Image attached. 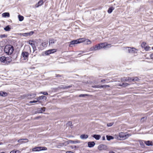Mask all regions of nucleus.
<instances>
[{
    "instance_id": "obj_3",
    "label": "nucleus",
    "mask_w": 153,
    "mask_h": 153,
    "mask_svg": "<svg viewBox=\"0 0 153 153\" xmlns=\"http://www.w3.org/2000/svg\"><path fill=\"white\" fill-rule=\"evenodd\" d=\"M11 60V58L10 57H6L4 56H1L0 57V61L4 65L8 64Z\"/></svg>"
},
{
    "instance_id": "obj_28",
    "label": "nucleus",
    "mask_w": 153,
    "mask_h": 153,
    "mask_svg": "<svg viewBox=\"0 0 153 153\" xmlns=\"http://www.w3.org/2000/svg\"><path fill=\"white\" fill-rule=\"evenodd\" d=\"M11 28L9 25H8L4 28V29L6 31H9L10 30Z\"/></svg>"
},
{
    "instance_id": "obj_49",
    "label": "nucleus",
    "mask_w": 153,
    "mask_h": 153,
    "mask_svg": "<svg viewBox=\"0 0 153 153\" xmlns=\"http://www.w3.org/2000/svg\"><path fill=\"white\" fill-rule=\"evenodd\" d=\"M86 153H91V152H87Z\"/></svg>"
},
{
    "instance_id": "obj_13",
    "label": "nucleus",
    "mask_w": 153,
    "mask_h": 153,
    "mask_svg": "<svg viewBox=\"0 0 153 153\" xmlns=\"http://www.w3.org/2000/svg\"><path fill=\"white\" fill-rule=\"evenodd\" d=\"M98 149L100 151H102L106 150L107 149V148L106 145L101 144L98 146Z\"/></svg>"
},
{
    "instance_id": "obj_10",
    "label": "nucleus",
    "mask_w": 153,
    "mask_h": 153,
    "mask_svg": "<svg viewBox=\"0 0 153 153\" xmlns=\"http://www.w3.org/2000/svg\"><path fill=\"white\" fill-rule=\"evenodd\" d=\"M47 148L45 147L38 146L35 147L32 149V151L33 152H37L42 150H46Z\"/></svg>"
},
{
    "instance_id": "obj_47",
    "label": "nucleus",
    "mask_w": 153,
    "mask_h": 153,
    "mask_svg": "<svg viewBox=\"0 0 153 153\" xmlns=\"http://www.w3.org/2000/svg\"><path fill=\"white\" fill-rule=\"evenodd\" d=\"M110 153H115L114 152H113L111 151V152H110Z\"/></svg>"
},
{
    "instance_id": "obj_37",
    "label": "nucleus",
    "mask_w": 153,
    "mask_h": 153,
    "mask_svg": "<svg viewBox=\"0 0 153 153\" xmlns=\"http://www.w3.org/2000/svg\"><path fill=\"white\" fill-rule=\"evenodd\" d=\"M117 85H119V86H121V84H117ZM128 85V84L127 83H123V85H122V86H126Z\"/></svg>"
},
{
    "instance_id": "obj_21",
    "label": "nucleus",
    "mask_w": 153,
    "mask_h": 153,
    "mask_svg": "<svg viewBox=\"0 0 153 153\" xmlns=\"http://www.w3.org/2000/svg\"><path fill=\"white\" fill-rule=\"evenodd\" d=\"M85 44V45H90L91 43V42L89 39H86L85 38V41L84 42Z\"/></svg>"
},
{
    "instance_id": "obj_52",
    "label": "nucleus",
    "mask_w": 153,
    "mask_h": 153,
    "mask_svg": "<svg viewBox=\"0 0 153 153\" xmlns=\"http://www.w3.org/2000/svg\"><path fill=\"white\" fill-rule=\"evenodd\" d=\"M152 50H153V47H152Z\"/></svg>"
},
{
    "instance_id": "obj_25",
    "label": "nucleus",
    "mask_w": 153,
    "mask_h": 153,
    "mask_svg": "<svg viewBox=\"0 0 153 153\" xmlns=\"http://www.w3.org/2000/svg\"><path fill=\"white\" fill-rule=\"evenodd\" d=\"M7 93L3 91H0V96L2 97H6L7 96Z\"/></svg>"
},
{
    "instance_id": "obj_43",
    "label": "nucleus",
    "mask_w": 153,
    "mask_h": 153,
    "mask_svg": "<svg viewBox=\"0 0 153 153\" xmlns=\"http://www.w3.org/2000/svg\"><path fill=\"white\" fill-rule=\"evenodd\" d=\"M102 140H105V136H103L102 137Z\"/></svg>"
},
{
    "instance_id": "obj_44",
    "label": "nucleus",
    "mask_w": 153,
    "mask_h": 153,
    "mask_svg": "<svg viewBox=\"0 0 153 153\" xmlns=\"http://www.w3.org/2000/svg\"><path fill=\"white\" fill-rule=\"evenodd\" d=\"M105 81V79H103V80H102L101 81V82H104V81Z\"/></svg>"
},
{
    "instance_id": "obj_46",
    "label": "nucleus",
    "mask_w": 153,
    "mask_h": 153,
    "mask_svg": "<svg viewBox=\"0 0 153 153\" xmlns=\"http://www.w3.org/2000/svg\"><path fill=\"white\" fill-rule=\"evenodd\" d=\"M80 52H81L80 54L83 53H84V51H80Z\"/></svg>"
},
{
    "instance_id": "obj_45",
    "label": "nucleus",
    "mask_w": 153,
    "mask_h": 153,
    "mask_svg": "<svg viewBox=\"0 0 153 153\" xmlns=\"http://www.w3.org/2000/svg\"><path fill=\"white\" fill-rule=\"evenodd\" d=\"M36 94H34L33 95V97H34L36 96Z\"/></svg>"
},
{
    "instance_id": "obj_53",
    "label": "nucleus",
    "mask_w": 153,
    "mask_h": 153,
    "mask_svg": "<svg viewBox=\"0 0 153 153\" xmlns=\"http://www.w3.org/2000/svg\"><path fill=\"white\" fill-rule=\"evenodd\" d=\"M135 153V152H132V153Z\"/></svg>"
},
{
    "instance_id": "obj_11",
    "label": "nucleus",
    "mask_w": 153,
    "mask_h": 153,
    "mask_svg": "<svg viewBox=\"0 0 153 153\" xmlns=\"http://www.w3.org/2000/svg\"><path fill=\"white\" fill-rule=\"evenodd\" d=\"M79 143H80V141L78 140H69L65 142L64 144L66 146L69 144H76Z\"/></svg>"
},
{
    "instance_id": "obj_9",
    "label": "nucleus",
    "mask_w": 153,
    "mask_h": 153,
    "mask_svg": "<svg viewBox=\"0 0 153 153\" xmlns=\"http://www.w3.org/2000/svg\"><path fill=\"white\" fill-rule=\"evenodd\" d=\"M139 80L137 77H127L126 78H123L121 79L122 81H137Z\"/></svg>"
},
{
    "instance_id": "obj_50",
    "label": "nucleus",
    "mask_w": 153,
    "mask_h": 153,
    "mask_svg": "<svg viewBox=\"0 0 153 153\" xmlns=\"http://www.w3.org/2000/svg\"><path fill=\"white\" fill-rule=\"evenodd\" d=\"M141 46L142 47H143L142 44L141 45Z\"/></svg>"
},
{
    "instance_id": "obj_24",
    "label": "nucleus",
    "mask_w": 153,
    "mask_h": 153,
    "mask_svg": "<svg viewBox=\"0 0 153 153\" xmlns=\"http://www.w3.org/2000/svg\"><path fill=\"white\" fill-rule=\"evenodd\" d=\"M114 138H115L117 140H120V133L119 134H115L114 135Z\"/></svg>"
},
{
    "instance_id": "obj_31",
    "label": "nucleus",
    "mask_w": 153,
    "mask_h": 153,
    "mask_svg": "<svg viewBox=\"0 0 153 153\" xmlns=\"http://www.w3.org/2000/svg\"><path fill=\"white\" fill-rule=\"evenodd\" d=\"M144 49L146 51H149L151 50L150 47L149 46H145L144 45Z\"/></svg>"
},
{
    "instance_id": "obj_20",
    "label": "nucleus",
    "mask_w": 153,
    "mask_h": 153,
    "mask_svg": "<svg viewBox=\"0 0 153 153\" xmlns=\"http://www.w3.org/2000/svg\"><path fill=\"white\" fill-rule=\"evenodd\" d=\"M80 138L82 139H86L88 137V135L86 134H82L80 136Z\"/></svg>"
},
{
    "instance_id": "obj_38",
    "label": "nucleus",
    "mask_w": 153,
    "mask_h": 153,
    "mask_svg": "<svg viewBox=\"0 0 153 153\" xmlns=\"http://www.w3.org/2000/svg\"><path fill=\"white\" fill-rule=\"evenodd\" d=\"M113 123H108L107 124V126H108V127H111V126H112L113 125Z\"/></svg>"
},
{
    "instance_id": "obj_30",
    "label": "nucleus",
    "mask_w": 153,
    "mask_h": 153,
    "mask_svg": "<svg viewBox=\"0 0 153 153\" xmlns=\"http://www.w3.org/2000/svg\"><path fill=\"white\" fill-rule=\"evenodd\" d=\"M106 137L107 139L108 140H113L114 139V137L111 136L107 135Z\"/></svg>"
},
{
    "instance_id": "obj_6",
    "label": "nucleus",
    "mask_w": 153,
    "mask_h": 153,
    "mask_svg": "<svg viewBox=\"0 0 153 153\" xmlns=\"http://www.w3.org/2000/svg\"><path fill=\"white\" fill-rule=\"evenodd\" d=\"M29 54L28 52L26 51H23L21 54V60L23 62H25L27 61L28 60Z\"/></svg>"
},
{
    "instance_id": "obj_29",
    "label": "nucleus",
    "mask_w": 153,
    "mask_h": 153,
    "mask_svg": "<svg viewBox=\"0 0 153 153\" xmlns=\"http://www.w3.org/2000/svg\"><path fill=\"white\" fill-rule=\"evenodd\" d=\"M114 9V8L113 7H110L108 9V13H111Z\"/></svg>"
},
{
    "instance_id": "obj_12",
    "label": "nucleus",
    "mask_w": 153,
    "mask_h": 153,
    "mask_svg": "<svg viewBox=\"0 0 153 153\" xmlns=\"http://www.w3.org/2000/svg\"><path fill=\"white\" fill-rule=\"evenodd\" d=\"M34 33V32L33 31H31L27 33H21L20 34V35L21 36L27 37L28 36H30L32 35Z\"/></svg>"
},
{
    "instance_id": "obj_42",
    "label": "nucleus",
    "mask_w": 153,
    "mask_h": 153,
    "mask_svg": "<svg viewBox=\"0 0 153 153\" xmlns=\"http://www.w3.org/2000/svg\"><path fill=\"white\" fill-rule=\"evenodd\" d=\"M140 144L141 146H143V143L142 141H140Z\"/></svg>"
},
{
    "instance_id": "obj_19",
    "label": "nucleus",
    "mask_w": 153,
    "mask_h": 153,
    "mask_svg": "<svg viewBox=\"0 0 153 153\" xmlns=\"http://www.w3.org/2000/svg\"><path fill=\"white\" fill-rule=\"evenodd\" d=\"M2 16L4 18H5L6 17H10V15L9 13L6 12L3 13L2 14Z\"/></svg>"
},
{
    "instance_id": "obj_15",
    "label": "nucleus",
    "mask_w": 153,
    "mask_h": 153,
    "mask_svg": "<svg viewBox=\"0 0 153 153\" xmlns=\"http://www.w3.org/2000/svg\"><path fill=\"white\" fill-rule=\"evenodd\" d=\"M28 141L27 139H21L18 141V142L20 144H22L28 142Z\"/></svg>"
},
{
    "instance_id": "obj_26",
    "label": "nucleus",
    "mask_w": 153,
    "mask_h": 153,
    "mask_svg": "<svg viewBox=\"0 0 153 153\" xmlns=\"http://www.w3.org/2000/svg\"><path fill=\"white\" fill-rule=\"evenodd\" d=\"M145 143L146 145L148 146H152L153 145V142L150 141H147L145 142Z\"/></svg>"
},
{
    "instance_id": "obj_14",
    "label": "nucleus",
    "mask_w": 153,
    "mask_h": 153,
    "mask_svg": "<svg viewBox=\"0 0 153 153\" xmlns=\"http://www.w3.org/2000/svg\"><path fill=\"white\" fill-rule=\"evenodd\" d=\"M56 51V50L55 49L49 50L45 52V53L46 55H48L50 54L53 53Z\"/></svg>"
},
{
    "instance_id": "obj_35",
    "label": "nucleus",
    "mask_w": 153,
    "mask_h": 153,
    "mask_svg": "<svg viewBox=\"0 0 153 153\" xmlns=\"http://www.w3.org/2000/svg\"><path fill=\"white\" fill-rule=\"evenodd\" d=\"M109 86L107 85H101L100 86H99L98 87H97L98 88H106L107 87H109Z\"/></svg>"
},
{
    "instance_id": "obj_8",
    "label": "nucleus",
    "mask_w": 153,
    "mask_h": 153,
    "mask_svg": "<svg viewBox=\"0 0 153 153\" xmlns=\"http://www.w3.org/2000/svg\"><path fill=\"white\" fill-rule=\"evenodd\" d=\"M42 99L45 100L46 99V97L44 96H42L39 97H36L35 99V100L33 101H30V103H36L38 102L39 103H42V101L41 100Z\"/></svg>"
},
{
    "instance_id": "obj_40",
    "label": "nucleus",
    "mask_w": 153,
    "mask_h": 153,
    "mask_svg": "<svg viewBox=\"0 0 153 153\" xmlns=\"http://www.w3.org/2000/svg\"><path fill=\"white\" fill-rule=\"evenodd\" d=\"M41 93L42 94H43L44 95H47L48 94L47 92H43V93L41 92Z\"/></svg>"
},
{
    "instance_id": "obj_4",
    "label": "nucleus",
    "mask_w": 153,
    "mask_h": 153,
    "mask_svg": "<svg viewBox=\"0 0 153 153\" xmlns=\"http://www.w3.org/2000/svg\"><path fill=\"white\" fill-rule=\"evenodd\" d=\"M14 50L13 47L10 45H6L4 49V52L7 54H11Z\"/></svg>"
},
{
    "instance_id": "obj_22",
    "label": "nucleus",
    "mask_w": 153,
    "mask_h": 153,
    "mask_svg": "<svg viewBox=\"0 0 153 153\" xmlns=\"http://www.w3.org/2000/svg\"><path fill=\"white\" fill-rule=\"evenodd\" d=\"M78 43H80L83 42H84L85 41V38H82L79 39H77Z\"/></svg>"
},
{
    "instance_id": "obj_17",
    "label": "nucleus",
    "mask_w": 153,
    "mask_h": 153,
    "mask_svg": "<svg viewBox=\"0 0 153 153\" xmlns=\"http://www.w3.org/2000/svg\"><path fill=\"white\" fill-rule=\"evenodd\" d=\"M43 2L42 0H40L35 5L36 7H38L39 6L42 5L43 4Z\"/></svg>"
},
{
    "instance_id": "obj_32",
    "label": "nucleus",
    "mask_w": 153,
    "mask_h": 153,
    "mask_svg": "<svg viewBox=\"0 0 153 153\" xmlns=\"http://www.w3.org/2000/svg\"><path fill=\"white\" fill-rule=\"evenodd\" d=\"M18 18L19 20L20 21H22L24 19V17L22 16H21L20 15H19L18 16Z\"/></svg>"
},
{
    "instance_id": "obj_27",
    "label": "nucleus",
    "mask_w": 153,
    "mask_h": 153,
    "mask_svg": "<svg viewBox=\"0 0 153 153\" xmlns=\"http://www.w3.org/2000/svg\"><path fill=\"white\" fill-rule=\"evenodd\" d=\"M45 110V108L44 107L42 108H40L39 109L38 112L40 113H42Z\"/></svg>"
},
{
    "instance_id": "obj_7",
    "label": "nucleus",
    "mask_w": 153,
    "mask_h": 153,
    "mask_svg": "<svg viewBox=\"0 0 153 153\" xmlns=\"http://www.w3.org/2000/svg\"><path fill=\"white\" fill-rule=\"evenodd\" d=\"M119 133L120 140H126L131 135V134H129L126 133L120 132Z\"/></svg>"
},
{
    "instance_id": "obj_34",
    "label": "nucleus",
    "mask_w": 153,
    "mask_h": 153,
    "mask_svg": "<svg viewBox=\"0 0 153 153\" xmlns=\"http://www.w3.org/2000/svg\"><path fill=\"white\" fill-rule=\"evenodd\" d=\"M20 151L18 150H13L11 151L10 153H20Z\"/></svg>"
},
{
    "instance_id": "obj_33",
    "label": "nucleus",
    "mask_w": 153,
    "mask_h": 153,
    "mask_svg": "<svg viewBox=\"0 0 153 153\" xmlns=\"http://www.w3.org/2000/svg\"><path fill=\"white\" fill-rule=\"evenodd\" d=\"M55 42V41L53 39H50L49 41V44L50 45H52Z\"/></svg>"
},
{
    "instance_id": "obj_1",
    "label": "nucleus",
    "mask_w": 153,
    "mask_h": 153,
    "mask_svg": "<svg viewBox=\"0 0 153 153\" xmlns=\"http://www.w3.org/2000/svg\"><path fill=\"white\" fill-rule=\"evenodd\" d=\"M111 46L110 44H108L107 42L104 43H101L96 45L94 46H93L90 49V51H97L100 50L102 48H110Z\"/></svg>"
},
{
    "instance_id": "obj_48",
    "label": "nucleus",
    "mask_w": 153,
    "mask_h": 153,
    "mask_svg": "<svg viewBox=\"0 0 153 153\" xmlns=\"http://www.w3.org/2000/svg\"><path fill=\"white\" fill-rule=\"evenodd\" d=\"M2 143H1V142H0V145H2Z\"/></svg>"
},
{
    "instance_id": "obj_36",
    "label": "nucleus",
    "mask_w": 153,
    "mask_h": 153,
    "mask_svg": "<svg viewBox=\"0 0 153 153\" xmlns=\"http://www.w3.org/2000/svg\"><path fill=\"white\" fill-rule=\"evenodd\" d=\"M7 35L5 34L1 35L0 36V37L1 38H6L7 37Z\"/></svg>"
},
{
    "instance_id": "obj_23",
    "label": "nucleus",
    "mask_w": 153,
    "mask_h": 153,
    "mask_svg": "<svg viewBox=\"0 0 153 153\" xmlns=\"http://www.w3.org/2000/svg\"><path fill=\"white\" fill-rule=\"evenodd\" d=\"M93 137L95 138L96 140H99L100 137L101 136L100 135L94 134L93 136Z\"/></svg>"
},
{
    "instance_id": "obj_16",
    "label": "nucleus",
    "mask_w": 153,
    "mask_h": 153,
    "mask_svg": "<svg viewBox=\"0 0 153 153\" xmlns=\"http://www.w3.org/2000/svg\"><path fill=\"white\" fill-rule=\"evenodd\" d=\"M70 43V44L69 45L70 47H72V45H73L78 44L77 39L71 41Z\"/></svg>"
},
{
    "instance_id": "obj_41",
    "label": "nucleus",
    "mask_w": 153,
    "mask_h": 153,
    "mask_svg": "<svg viewBox=\"0 0 153 153\" xmlns=\"http://www.w3.org/2000/svg\"><path fill=\"white\" fill-rule=\"evenodd\" d=\"M150 57L151 59H153V53L150 55Z\"/></svg>"
},
{
    "instance_id": "obj_18",
    "label": "nucleus",
    "mask_w": 153,
    "mask_h": 153,
    "mask_svg": "<svg viewBox=\"0 0 153 153\" xmlns=\"http://www.w3.org/2000/svg\"><path fill=\"white\" fill-rule=\"evenodd\" d=\"M95 145V143L94 142H89L88 143V146L90 148L93 147Z\"/></svg>"
},
{
    "instance_id": "obj_5",
    "label": "nucleus",
    "mask_w": 153,
    "mask_h": 153,
    "mask_svg": "<svg viewBox=\"0 0 153 153\" xmlns=\"http://www.w3.org/2000/svg\"><path fill=\"white\" fill-rule=\"evenodd\" d=\"M28 44L33 47L34 50L36 49V47H38L39 42L37 40H30L28 42Z\"/></svg>"
},
{
    "instance_id": "obj_2",
    "label": "nucleus",
    "mask_w": 153,
    "mask_h": 153,
    "mask_svg": "<svg viewBox=\"0 0 153 153\" xmlns=\"http://www.w3.org/2000/svg\"><path fill=\"white\" fill-rule=\"evenodd\" d=\"M124 51L135 55L137 53V50L134 47H124L122 48Z\"/></svg>"
},
{
    "instance_id": "obj_39",
    "label": "nucleus",
    "mask_w": 153,
    "mask_h": 153,
    "mask_svg": "<svg viewBox=\"0 0 153 153\" xmlns=\"http://www.w3.org/2000/svg\"><path fill=\"white\" fill-rule=\"evenodd\" d=\"M48 43H46V42H44L42 43V45L44 47H45L47 46V45Z\"/></svg>"
},
{
    "instance_id": "obj_51",
    "label": "nucleus",
    "mask_w": 153,
    "mask_h": 153,
    "mask_svg": "<svg viewBox=\"0 0 153 153\" xmlns=\"http://www.w3.org/2000/svg\"><path fill=\"white\" fill-rule=\"evenodd\" d=\"M0 153H5L4 152H1Z\"/></svg>"
}]
</instances>
